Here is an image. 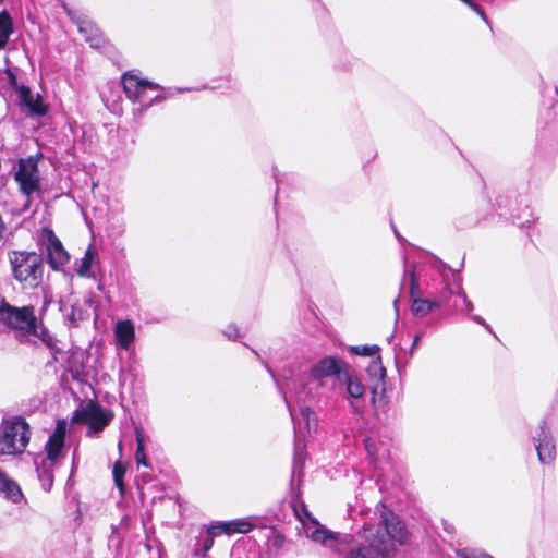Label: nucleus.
<instances>
[{
  "label": "nucleus",
  "instance_id": "nucleus-7",
  "mask_svg": "<svg viewBox=\"0 0 558 558\" xmlns=\"http://www.w3.org/2000/svg\"><path fill=\"white\" fill-rule=\"evenodd\" d=\"M533 442L542 464H550L556 459V444L550 427L543 420L533 435Z\"/></svg>",
  "mask_w": 558,
  "mask_h": 558
},
{
  "label": "nucleus",
  "instance_id": "nucleus-38",
  "mask_svg": "<svg viewBox=\"0 0 558 558\" xmlns=\"http://www.w3.org/2000/svg\"><path fill=\"white\" fill-rule=\"evenodd\" d=\"M471 318H472L473 322H475V323H477L480 325H483L488 332H490V333L493 332L490 327L488 325H486L484 318L481 317L480 315H473Z\"/></svg>",
  "mask_w": 558,
  "mask_h": 558
},
{
  "label": "nucleus",
  "instance_id": "nucleus-6",
  "mask_svg": "<svg viewBox=\"0 0 558 558\" xmlns=\"http://www.w3.org/2000/svg\"><path fill=\"white\" fill-rule=\"evenodd\" d=\"M111 418L112 415L109 412L93 401L88 402L74 415V421H80L88 425L89 429L87 432V436L89 437L104 430V428L110 423Z\"/></svg>",
  "mask_w": 558,
  "mask_h": 558
},
{
  "label": "nucleus",
  "instance_id": "nucleus-43",
  "mask_svg": "<svg viewBox=\"0 0 558 558\" xmlns=\"http://www.w3.org/2000/svg\"><path fill=\"white\" fill-rule=\"evenodd\" d=\"M351 407H352V410H353L354 412H356V411H357V407H356L353 402H351Z\"/></svg>",
  "mask_w": 558,
  "mask_h": 558
},
{
  "label": "nucleus",
  "instance_id": "nucleus-16",
  "mask_svg": "<svg viewBox=\"0 0 558 558\" xmlns=\"http://www.w3.org/2000/svg\"><path fill=\"white\" fill-rule=\"evenodd\" d=\"M292 420L294 422V428L306 429L307 433L315 430L317 427L316 415L313 410L307 405H300L299 416L295 417L294 413L291 412Z\"/></svg>",
  "mask_w": 558,
  "mask_h": 558
},
{
  "label": "nucleus",
  "instance_id": "nucleus-36",
  "mask_svg": "<svg viewBox=\"0 0 558 558\" xmlns=\"http://www.w3.org/2000/svg\"><path fill=\"white\" fill-rule=\"evenodd\" d=\"M223 333L231 340H235L239 337V329L234 325H229L226 327Z\"/></svg>",
  "mask_w": 558,
  "mask_h": 558
},
{
  "label": "nucleus",
  "instance_id": "nucleus-33",
  "mask_svg": "<svg viewBox=\"0 0 558 558\" xmlns=\"http://www.w3.org/2000/svg\"><path fill=\"white\" fill-rule=\"evenodd\" d=\"M458 296L461 300L462 304L464 305L465 312H471L474 308L473 303L468 299L465 292L462 289L459 290Z\"/></svg>",
  "mask_w": 558,
  "mask_h": 558
},
{
  "label": "nucleus",
  "instance_id": "nucleus-11",
  "mask_svg": "<svg viewBox=\"0 0 558 558\" xmlns=\"http://www.w3.org/2000/svg\"><path fill=\"white\" fill-rule=\"evenodd\" d=\"M46 250L48 263L53 269H58L69 260V255L60 240L50 230L48 231Z\"/></svg>",
  "mask_w": 558,
  "mask_h": 558
},
{
  "label": "nucleus",
  "instance_id": "nucleus-40",
  "mask_svg": "<svg viewBox=\"0 0 558 558\" xmlns=\"http://www.w3.org/2000/svg\"><path fill=\"white\" fill-rule=\"evenodd\" d=\"M421 338H422V333L415 335V337L413 339V342H412V345H411V349H410V355H413L414 350L416 349Z\"/></svg>",
  "mask_w": 558,
  "mask_h": 558
},
{
  "label": "nucleus",
  "instance_id": "nucleus-25",
  "mask_svg": "<svg viewBox=\"0 0 558 558\" xmlns=\"http://www.w3.org/2000/svg\"><path fill=\"white\" fill-rule=\"evenodd\" d=\"M378 350L377 345H356L351 348V352L362 356H375Z\"/></svg>",
  "mask_w": 558,
  "mask_h": 558
},
{
  "label": "nucleus",
  "instance_id": "nucleus-4",
  "mask_svg": "<svg viewBox=\"0 0 558 558\" xmlns=\"http://www.w3.org/2000/svg\"><path fill=\"white\" fill-rule=\"evenodd\" d=\"M122 85L126 97L133 102L141 104V108L137 109L140 113H143L153 104L161 102L166 99V96L162 95L147 97L146 93L148 89L157 90L162 89V87L156 83L142 80L130 73H125L122 76Z\"/></svg>",
  "mask_w": 558,
  "mask_h": 558
},
{
  "label": "nucleus",
  "instance_id": "nucleus-47",
  "mask_svg": "<svg viewBox=\"0 0 558 558\" xmlns=\"http://www.w3.org/2000/svg\"><path fill=\"white\" fill-rule=\"evenodd\" d=\"M184 90H189L187 88L186 89H178V93H181V92H184Z\"/></svg>",
  "mask_w": 558,
  "mask_h": 558
},
{
  "label": "nucleus",
  "instance_id": "nucleus-26",
  "mask_svg": "<svg viewBox=\"0 0 558 558\" xmlns=\"http://www.w3.org/2000/svg\"><path fill=\"white\" fill-rule=\"evenodd\" d=\"M124 474H125V466L120 461H117L113 465V478H114L116 485L120 489L123 488Z\"/></svg>",
  "mask_w": 558,
  "mask_h": 558
},
{
  "label": "nucleus",
  "instance_id": "nucleus-39",
  "mask_svg": "<svg viewBox=\"0 0 558 558\" xmlns=\"http://www.w3.org/2000/svg\"><path fill=\"white\" fill-rule=\"evenodd\" d=\"M296 398L300 402L305 403L310 397L307 396L306 387H303L300 392L296 393Z\"/></svg>",
  "mask_w": 558,
  "mask_h": 558
},
{
  "label": "nucleus",
  "instance_id": "nucleus-8",
  "mask_svg": "<svg viewBox=\"0 0 558 558\" xmlns=\"http://www.w3.org/2000/svg\"><path fill=\"white\" fill-rule=\"evenodd\" d=\"M348 365L342 360L326 356L314 363L310 369V375L317 386H323V378L335 377L337 383L340 380V374L345 372Z\"/></svg>",
  "mask_w": 558,
  "mask_h": 558
},
{
  "label": "nucleus",
  "instance_id": "nucleus-32",
  "mask_svg": "<svg viewBox=\"0 0 558 558\" xmlns=\"http://www.w3.org/2000/svg\"><path fill=\"white\" fill-rule=\"evenodd\" d=\"M524 215L526 216L524 220H521L520 217L517 218L518 220V225L520 227H524V226H527L530 223H532L534 221V217H533V213L532 210L530 209V207H525L524 210H523Z\"/></svg>",
  "mask_w": 558,
  "mask_h": 558
},
{
  "label": "nucleus",
  "instance_id": "nucleus-44",
  "mask_svg": "<svg viewBox=\"0 0 558 558\" xmlns=\"http://www.w3.org/2000/svg\"><path fill=\"white\" fill-rule=\"evenodd\" d=\"M16 78L14 75L11 76V84L13 85L15 83Z\"/></svg>",
  "mask_w": 558,
  "mask_h": 558
},
{
  "label": "nucleus",
  "instance_id": "nucleus-41",
  "mask_svg": "<svg viewBox=\"0 0 558 558\" xmlns=\"http://www.w3.org/2000/svg\"><path fill=\"white\" fill-rule=\"evenodd\" d=\"M69 319H70L71 322H74V320H75L74 310H72V314H71V315H69Z\"/></svg>",
  "mask_w": 558,
  "mask_h": 558
},
{
  "label": "nucleus",
  "instance_id": "nucleus-37",
  "mask_svg": "<svg viewBox=\"0 0 558 558\" xmlns=\"http://www.w3.org/2000/svg\"><path fill=\"white\" fill-rule=\"evenodd\" d=\"M135 436L136 448L145 449V435L138 427L135 428Z\"/></svg>",
  "mask_w": 558,
  "mask_h": 558
},
{
  "label": "nucleus",
  "instance_id": "nucleus-12",
  "mask_svg": "<svg viewBox=\"0 0 558 558\" xmlns=\"http://www.w3.org/2000/svg\"><path fill=\"white\" fill-rule=\"evenodd\" d=\"M66 433V423L65 421H58L56 429L53 434L49 437L45 449L47 451V457L45 460H50L56 463V460L60 456V452L64 445V437Z\"/></svg>",
  "mask_w": 558,
  "mask_h": 558
},
{
  "label": "nucleus",
  "instance_id": "nucleus-2",
  "mask_svg": "<svg viewBox=\"0 0 558 558\" xmlns=\"http://www.w3.org/2000/svg\"><path fill=\"white\" fill-rule=\"evenodd\" d=\"M12 274L24 288H37L44 275V262L40 254L28 251H13L9 254Z\"/></svg>",
  "mask_w": 558,
  "mask_h": 558
},
{
  "label": "nucleus",
  "instance_id": "nucleus-5",
  "mask_svg": "<svg viewBox=\"0 0 558 558\" xmlns=\"http://www.w3.org/2000/svg\"><path fill=\"white\" fill-rule=\"evenodd\" d=\"M0 319L10 328L28 335L35 327L37 318L33 306L16 307L8 303L0 306Z\"/></svg>",
  "mask_w": 558,
  "mask_h": 558
},
{
  "label": "nucleus",
  "instance_id": "nucleus-1",
  "mask_svg": "<svg viewBox=\"0 0 558 558\" xmlns=\"http://www.w3.org/2000/svg\"><path fill=\"white\" fill-rule=\"evenodd\" d=\"M375 514H378L377 521L364 523L357 538L336 534L322 526L315 527L310 536L339 558H390L395 542L404 543V527L383 504L376 507Z\"/></svg>",
  "mask_w": 558,
  "mask_h": 558
},
{
  "label": "nucleus",
  "instance_id": "nucleus-3",
  "mask_svg": "<svg viewBox=\"0 0 558 558\" xmlns=\"http://www.w3.org/2000/svg\"><path fill=\"white\" fill-rule=\"evenodd\" d=\"M31 437L29 426L23 417L14 416L0 426V454H16L25 450Z\"/></svg>",
  "mask_w": 558,
  "mask_h": 558
},
{
  "label": "nucleus",
  "instance_id": "nucleus-17",
  "mask_svg": "<svg viewBox=\"0 0 558 558\" xmlns=\"http://www.w3.org/2000/svg\"><path fill=\"white\" fill-rule=\"evenodd\" d=\"M338 384L345 386V391L349 398L361 399L364 396V386L357 378L351 375L349 367L345 372L340 374V380Z\"/></svg>",
  "mask_w": 558,
  "mask_h": 558
},
{
  "label": "nucleus",
  "instance_id": "nucleus-48",
  "mask_svg": "<svg viewBox=\"0 0 558 558\" xmlns=\"http://www.w3.org/2000/svg\"><path fill=\"white\" fill-rule=\"evenodd\" d=\"M464 3H466L469 0H462Z\"/></svg>",
  "mask_w": 558,
  "mask_h": 558
},
{
  "label": "nucleus",
  "instance_id": "nucleus-21",
  "mask_svg": "<svg viewBox=\"0 0 558 558\" xmlns=\"http://www.w3.org/2000/svg\"><path fill=\"white\" fill-rule=\"evenodd\" d=\"M367 375L372 380L383 383L386 377V368L383 366L379 356L374 357L366 368Z\"/></svg>",
  "mask_w": 558,
  "mask_h": 558
},
{
  "label": "nucleus",
  "instance_id": "nucleus-13",
  "mask_svg": "<svg viewBox=\"0 0 558 558\" xmlns=\"http://www.w3.org/2000/svg\"><path fill=\"white\" fill-rule=\"evenodd\" d=\"M114 339L119 347L129 350L135 340V327L130 319L120 320L114 326Z\"/></svg>",
  "mask_w": 558,
  "mask_h": 558
},
{
  "label": "nucleus",
  "instance_id": "nucleus-14",
  "mask_svg": "<svg viewBox=\"0 0 558 558\" xmlns=\"http://www.w3.org/2000/svg\"><path fill=\"white\" fill-rule=\"evenodd\" d=\"M252 530V524L244 520H235L230 522H223L218 524H213L207 529L208 535L213 538L215 536L221 534H231V533H247Z\"/></svg>",
  "mask_w": 558,
  "mask_h": 558
},
{
  "label": "nucleus",
  "instance_id": "nucleus-10",
  "mask_svg": "<svg viewBox=\"0 0 558 558\" xmlns=\"http://www.w3.org/2000/svg\"><path fill=\"white\" fill-rule=\"evenodd\" d=\"M410 275V294L412 300V313L416 316L424 317L429 314L434 308L440 306L439 301H430L428 299H422L418 295V281L415 275V270L411 269Z\"/></svg>",
  "mask_w": 558,
  "mask_h": 558
},
{
  "label": "nucleus",
  "instance_id": "nucleus-22",
  "mask_svg": "<svg viewBox=\"0 0 558 558\" xmlns=\"http://www.w3.org/2000/svg\"><path fill=\"white\" fill-rule=\"evenodd\" d=\"M28 335L37 337L38 339H40L49 348H52L54 345V338H53V336L38 320L35 324L34 330L32 329Z\"/></svg>",
  "mask_w": 558,
  "mask_h": 558
},
{
  "label": "nucleus",
  "instance_id": "nucleus-28",
  "mask_svg": "<svg viewBox=\"0 0 558 558\" xmlns=\"http://www.w3.org/2000/svg\"><path fill=\"white\" fill-rule=\"evenodd\" d=\"M459 556L461 558H494L493 556H490L484 551L471 550V549H462L461 551H459Z\"/></svg>",
  "mask_w": 558,
  "mask_h": 558
},
{
  "label": "nucleus",
  "instance_id": "nucleus-9",
  "mask_svg": "<svg viewBox=\"0 0 558 558\" xmlns=\"http://www.w3.org/2000/svg\"><path fill=\"white\" fill-rule=\"evenodd\" d=\"M14 178L23 194L27 196L39 189L37 163L31 158L19 162Z\"/></svg>",
  "mask_w": 558,
  "mask_h": 558
},
{
  "label": "nucleus",
  "instance_id": "nucleus-42",
  "mask_svg": "<svg viewBox=\"0 0 558 558\" xmlns=\"http://www.w3.org/2000/svg\"><path fill=\"white\" fill-rule=\"evenodd\" d=\"M398 304H399V299L397 298L395 301H393V305H395V308L396 311L398 312Z\"/></svg>",
  "mask_w": 558,
  "mask_h": 558
},
{
  "label": "nucleus",
  "instance_id": "nucleus-31",
  "mask_svg": "<svg viewBox=\"0 0 558 558\" xmlns=\"http://www.w3.org/2000/svg\"><path fill=\"white\" fill-rule=\"evenodd\" d=\"M364 445H365V449L368 453V456L373 459L375 458L376 453H377V446H376V441L372 438H366L364 440Z\"/></svg>",
  "mask_w": 558,
  "mask_h": 558
},
{
  "label": "nucleus",
  "instance_id": "nucleus-27",
  "mask_svg": "<svg viewBox=\"0 0 558 558\" xmlns=\"http://www.w3.org/2000/svg\"><path fill=\"white\" fill-rule=\"evenodd\" d=\"M19 93H20V97H21L22 101L24 102V105L29 108L34 101V97H33L31 88L22 85L19 89Z\"/></svg>",
  "mask_w": 558,
  "mask_h": 558
},
{
  "label": "nucleus",
  "instance_id": "nucleus-45",
  "mask_svg": "<svg viewBox=\"0 0 558 558\" xmlns=\"http://www.w3.org/2000/svg\"><path fill=\"white\" fill-rule=\"evenodd\" d=\"M265 366H266L267 371H268V372L271 374V376L274 377V374L271 373L270 367H268V365H267V364H265Z\"/></svg>",
  "mask_w": 558,
  "mask_h": 558
},
{
  "label": "nucleus",
  "instance_id": "nucleus-15",
  "mask_svg": "<svg viewBox=\"0 0 558 558\" xmlns=\"http://www.w3.org/2000/svg\"><path fill=\"white\" fill-rule=\"evenodd\" d=\"M0 496L16 504L22 497V490L19 484L9 478L8 475L0 469Z\"/></svg>",
  "mask_w": 558,
  "mask_h": 558
},
{
  "label": "nucleus",
  "instance_id": "nucleus-34",
  "mask_svg": "<svg viewBox=\"0 0 558 558\" xmlns=\"http://www.w3.org/2000/svg\"><path fill=\"white\" fill-rule=\"evenodd\" d=\"M465 4H468L474 12H476L485 23H488V19L482 7L471 0H469Z\"/></svg>",
  "mask_w": 558,
  "mask_h": 558
},
{
  "label": "nucleus",
  "instance_id": "nucleus-46",
  "mask_svg": "<svg viewBox=\"0 0 558 558\" xmlns=\"http://www.w3.org/2000/svg\"><path fill=\"white\" fill-rule=\"evenodd\" d=\"M118 447H119V450L121 451L122 450V441L119 442Z\"/></svg>",
  "mask_w": 558,
  "mask_h": 558
},
{
  "label": "nucleus",
  "instance_id": "nucleus-20",
  "mask_svg": "<svg viewBox=\"0 0 558 558\" xmlns=\"http://www.w3.org/2000/svg\"><path fill=\"white\" fill-rule=\"evenodd\" d=\"M80 33L85 35V40L90 47H99L102 44V37L97 28L89 23H83L78 26Z\"/></svg>",
  "mask_w": 558,
  "mask_h": 558
},
{
  "label": "nucleus",
  "instance_id": "nucleus-23",
  "mask_svg": "<svg viewBox=\"0 0 558 558\" xmlns=\"http://www.w3.org/2000/svg\"><path fill=\"white\" fill-rule=\"evenodd\" d=\"M28 335L37 337L38 339H40L49 348H52L54 345V338H53V336L38 320L35 324L34 330L32 329Z\"/></svg>",
  "mask_w": 558,
  "mask_h": 558
},
{
  "label": "nucleus",
  "instance_id": "nucleus-35",
  "mask_svg": "<svg viewBox=\"0 0 558 558\" xmlns=\"http://www.w3.org/2000/svg\"><path fill=\"white\" fill-rule=\"evenodd\" d=\"M29 109L32 110V112L39 114V116H43L46 113V108L43 105L40 99L34 100L32 106L29 107Z\"/></svg>",
  "mask_w": 558,
  "mask_h": 558
},
{
  "label": "nucleus",
  "instance_id": "nucleus-30",
  "mask_svg": "<svg viewBox=\"0 0 558 558\" xmlns=\"http://www.w3.org/2000/svg\"><path fill=\"white\" fill-rule=\"evenodd\" d=\"M135 462H136L137 466H140V465H143L145 468L150 466V464L147 461L146 456H145V449L136 448Z\"/></svg>",
  "mask_w": 558,
  "mask_h": 558
},
{
  "label": "nucleus",
  "instance_id": "nucleus-18",
  "mask_svg": "<svg viewBox=\"0 0 558 558\" xmlns=\"http://www.w3.org/2000/svg\"><path fill=\"white\" fill-rule=\"evenodd\" d=\"M56 463H53L50 460L43 459L40 463L36 462V471L38 478L41 483V487L49 492L53 484V466Z\"/></svg>",
  "mask_w": 558,
  "mask_h": 558
},
{
  "label": "nucleus",
  "instance_id": "nucleus-19",
  "mask_svg": "<svg viewBox=\"0 0 558 558\" xmlns=\"http://www.w3.org/2000/svg\"><path fill=\"white\" fill-rule=\"evenodd\" d=\"M13 33V22L8 11L0 12V50L3 49Z\"/></svg>",
  "mask_w": 558,
  "mask_h": 558
},
{
  "label": "nucleus",
  "instance_id": "nucleus-29",
  "mask_svg": "<svg viewBox=\"0 0 558 558\" xmlns=\"http://www.w3.org/2000/svg\"><path fill=\"white\" fill-rule=\"evenodd\" d=\"M214 545V538L208 535V533H206V536L203 538L202 543H201V548H198L196 550L197 555H206V553L208 550H210V548L213 547Z\"/></svg>",
  "mask_w": 558,
  "mask_h": 558
},
{
  "label": "nucleus",
  "instance_id": "nucleus-24",
  "mask_svg": "<svg viewBox=\"0 0 558 558\" xmlns=\"http://www.w3.org/2000/svg\"><path fill=\"white\" fill-rule=\"evenodd\" d=\"M97 256V253L93 248H87L84 257L81 259V264L77 268V274L81 277H89L92 265Z\"/></svg>",
  "mask_w": 558,
  "mask_h": 558
}]
</instances>
